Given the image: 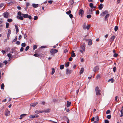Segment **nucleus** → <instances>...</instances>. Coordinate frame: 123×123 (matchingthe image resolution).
Here are the masks:
<instances>
[{
	"instance_id": "obj_29",
	"label": "nucleus",
	"mask_w": 123,
	"mask_h": 123,
	"mask_svg": "<svg viewBox=\"0 0 123 123\" xmlns=\"http://www.w3.org/2000/svg\"><path fill=\"white\" fill-rule=\"evenodd\" d=\"M120 112L121 113V115L120 116V117H122L123 116V110L122 109L120 111Z\"/></svg>"
},
{
	"instance_id": "obj_22",
	"label": "nucleus",
	"mask_w": 123,
	"mask_h": 123,
	"mask_svg": "<svg viewBox=\"0 0 123 123\" xmlns=\"http://www.w3.org/2000/svg\"><path fill=\"white\" fill-rule=\"evenodd\" d=\"M35 112L37 114H38L39 113H43V112L42 111H38L36 110L35 111Z\"/></svg>"
},
{
	"instance_id": "obj_11",
	"label": "nucleus",
	"mask_w": 123,
	"mask_h": 123,
	"mask_svg": "<svg viewBox=\"0 0 123 123\" xmlns=\"http://www.w3.org/2000/svg\"><path fill=\"white\" fill-rule=\"evenodd\" d=\"M104 6V5L102 4H100L98 8L99 10H100L102 9Z\"/></svg>"
},
{
	"instance_id": "obj_44",
	"label": "nucleus",
	"mask_w": 123,
	"mask_h": 123,
	"mask_svg": "<svg viewBox=\"0 0 123 123\" xmlns=\"http://www.w3.org/2000/svg\"><path fill=\"white\" fill-rule=\"evenodd\" d=\"M3 66V63L0 62V68H2Z\"/></svg>"
},
{
	"instance_id": "obj_16",
	"label": "nucleus",
	"mask_w": 123,
	"mask_h": 123,
	"mask_svg": "<svg viewBox=\"0 0 123 123\" xmlns=\"http://www.w3.org/2000/svg\"><path fill=\"white\" fill-rule=\"evenodd\" d=\"M32 6L34 8H36L38 6V5L37 4H32Z\"/></svg>"
},
{
	"instance_id": "obj_56",
	"label": "nucleus",
	"mask_w": 123,
	"mask_h": 123,
	"mask_svg": "<svg viewBox=\"0 0 123 123\" xmlns=\"http://www.w3.org/2000/svg\"><path fill=\"white\" fill-rule=\"evenodd\" d=\"M105 123H109V121L107 120H105Z\"/></svg>"
},
{
	"instance_id": "obj_31",
	"label": "nucleus",
	"mask_w": 123,
	"mask_h": 123,
	"mask_svg": "<svg viewBox=\"0 0 123 123\" xmlns=\"http://www.w3.org/2000/svg\"><path fill=\"white\" fill-rule=\"evenodd\" d=\"M110 15L109 14H107L105 16V18L106 20L107 19V18L109 17Z\"/></svg>"
},
{
	"instance_id": "obj_7",
	"label": "nucleus",
	"mask_w": 123,
	"mask_h": 123,
	"mask_svg": "<svg viewBox=\"0 0 123 123\" xmlns=\"http://www.w3.org/2000/svg\"><path fill=\"white\" fill-rule=\"evenodd\" d=\"M84 13V11L82 9H80L79 12V15H80V16L82 17V16Z\"/></svg>"
},
{
	"instance_id": "obj_8",
	"label": "nucleus",
	"mask_w": 123,
	"mask_h": 123,
	"mask_svg": "<svg viewBox=\"0 0 123 123\" xmlns=\"http://www.w3.org/2000/svg\"><path fill=\"white\" fill-rule=\"evenodd\" d=\"M99 69V67L96 66L94 67L93 68V71L94 72L97 71Z\"/></svg>"
},
{
	"instance_id": "obj_21",
	"label": "nucleus",
	"mask_w": 123,
	"mask_h": 123,
	"mask_svg": "<svg viewBox=\"0 0 123 123\" xmlns=\"http://www.w3.org/2000/svg\"><path fill=\"white\" fill-rule=\"evenodd\" d=\"M88 43L89 45H91L92 44V40L91 39L89 40L88 42Z\"/></svg>"
},
{
	"instance_id": "obj_57",
	"label": "nucleus",
	"mask_w": 123,
	"mask_h": 123,
	"mask_svg": "<svg viewBox=\"0 0 123 123\" xmlns=\"http://www.w3.org/2000/svg\"><path fill=\"white\" fill-rule=\"evenodd\" d=\"M38 18V17L37 16H35L34 17V20H37Z\"/></svg>"
},
{
	"instance_id": "obj_13",
	"label": "nucleus",
	"mask_w": 123,
	"mask_h": 123,
	"mask_svg": "<svg viewBox=\"0 0 123 123\" xmlns=\"http://www.w3.org/2000/svg\"><path fill=\"white\" fill-rule=\"evenodd\" d=\"M27 115V114H23L20 116V117L19 119H22L25 116H26Z\"/></svg>"
},
{
	"instance_id": "obj_14",
	"label": "nucleus",
	"mask_w": 123,
	"mask_h": 123,
	"mask_svg": "<svg viewBox=\"0 0 123 123\" xmlns=\"http://www.w3.org/2000/svg\"><path fill=\"white\" fill-rule=\"evenodd\" d=\"M71 70H69L67 68L66 71V73L67 74H69L71 73Z\"/></svg>"
},
{
	"instance_id": "obj_46",
	"label": "nucleus",
	"mask_w": 123,
	"mask_h": 123,
	"mask_svg": "<svg viewBox=\"0 0 123 123\" xmlns=\"http://www.w3.org/2000/svg\"><path fill=\"white\" fill-rule=\"evenodd\" d=\"M100 75L99 74H98L96 77L97 79H99L100 78Z\"/></svg>"
},
{
	"instance_id": "obj_52",
	"label": "nucleus",
	"mask_w": 123,
	"mask_h": 123,
	"mask_svg": "<svg viewBox=\"0 0 123 123\" xmlns=\"http://www.w3.org/2000/svg\"><path fill=\"white\" fill-rule=\"evenodd\" d=\"M117 56H118V54L117 53H115L114 54V55H113L114 56V57H117Z\"/></svg>"
},
{
	"instance_id": "obj_50",
	"label": "nucleus",
	"mask_w": 123,
	"mask_h": 123,
	"mask_svg": "<svg viewBox=\"0 0 123 123\" xmlns=\"http://www.w3.org/2000/svg\"><path fill=\"white\" fill-rule=\"evenodd\" d=\"M69 17L71 19L72 18H73V15L71 14H69Z\"/></svg>"
},
{
	"instance_id": "obj_43",
	"label": "nucleus",
	"mask_w": 123,
	"mask_h": 123,
	"mask_svg": "<svg viewBox=\"0 0 123 123\" xmlns=\"http://www.w3.org/2000/svg\"><path fill=\"white\" fill-rule=\"evenodd\" d=\"M26 44L25 43H22L21 46L23 47H25V46Z\"/></svg>"
},
{
	"instance_id": "obj_5",
	"label": "nucleus",
	"mask_w": 123,
	"mask_h": 123,
	"mask_svg": "<svg viewBox=\"0 0 123 123\" xmlns=\"http://www.w3.org/2000/svg\"><path fill=\"white\" fill-rule=\"evenodd\" d=\"M90 27V25H86L85 24H84V25L83 26V29L84 30H86L87 29L88 30L89 29Z\"/></svg>"
},
{
	"instance_id": "obj_41",
	"label": "nucleus",
	"mask_w": 123,
	"mask_h": 123,
	"mask_svg": "<svg viewBox=\"0 0 123 123\" xmlns=\"http://www.w3.org/2000/svg\"><path fill=\"white\" fill-rule=\"evenodd\" d=\"M71 56L72 57H74L76 56L75 54V53H72L71 54Z\"/></svg>"
},
{
	"instance_id": "obj_4",
	"label": "nucleus",
	"mask_w": 123,
	"mask_h": 123,
	"mask_svg": "<svg viewBox=\"0 0 123 123\" xmlns=\"http://www.w3.org/2000/svg\"><path fill=\"white\" fill-rule=\"evenodd\" d=\"M9 14L8 12H6L3 13V16L4 18H7L8 17Z\"/></svg>"
},
{
	"instance_id": "obj_25",
	"label": "nucleus",
	"mask_w": 123,
	"mask_h": 123,
	"mask_svg": "<svg viewBox=\"0 0 123 123\" xmlns=\"http://www.w3.org/2000/svg\"><path fill=\"white\" fill-rule=\"evenodd\" d=\"M15 27L16 30V33L17 34V33H18V32L19 30L18 29V26H17L16 25H15Z\"/></svg>"
},
{
	"instance_id": "obj_23",
	"label": "nucleus",
	"mask_w": 123,
	"mask_h": 123,
	"mask_svg": "<svg viewBox=\"0 0 123 123\" xmlns=\"http://www.w3.org/2000/svg\"><path fill=\"white\" fill-rule=\"evenodd\" d=\"M17 18L21 20H22L23 19V16H17Z\"/></svg>"
},
{
	"instance_id": "obj_3",
	"label": "nucleus",
	"mask_w": 123,
	"mask_h": 123,
	"mask_svg": "<svg viewBox=\"0 0 123 123\" xmlns=\"http://www.w3.org/2000/svg\"><path fill=\"white\" fill-rule=\"evenodd\" d=\"M22 15L23 16V17L25 18H28L30 19H31V16H29L27 14H22Z\"/></svg>"
},
{
	"instance_id": "obj_39",
	"label": "nucleus",
	"mask_w": 123,
	"mask_h": 123,
	"mask_svg": "<svg viewBox=\"0 0 123 123\" xmlns=\"http://www.w3.org/2000/svg\"><path fill=\"white\" fill-rule=\"evenodd\" d=\"M9 24L8 23H6V28H9Z\"/></svg>"
},
{
	"instance_id": "obj_27",
	"label": "nucleus",
	"mask_w": 123,
	"mask_h": 123,
	"mask_svg": "<svg viewBox=\"0 0 123 123\" xmlns=\"http://www.w3.org/2000/svg\"><path fill=\"white\" fill-rule=\"evenodd\" d=\"M11 31L9 29L7 33L8 37H9L10 35L11 34Z\"/></svg>"
},
{
	"instance_id": "obj_18",
	"label": "nucleus",
	"mask_w": 123,
	"mask_h": 123,
	"mask_svg": "<svg viewBox=\"0 0 123 123\" xmlns=\"http://www.w3.org/2000/svg\"><path fill=\"white\" fill-rule=\"evenodd\" d=\"M50 110V109H47L42 111H43V112H49Z\"/></svg>"
},
{
	"instance_id": "obj_38",
	"label": "nucleus",
	"mask_w": 123,
	"mask_h": 123,
	"mask_svg": "<svg viewBox=\"0 0 123 123\" xmlns=\"http://www.w3.org/2000/svg\"><path fill=\"white\" fill-rule=\"evenodd\" d=\"M69 62H68L65 64V66L66 67H68L69 66Z\"/></svg>"
},
{
	"instance_id": "obj_40",
	"label": "nucleus",
	"mask_w": 123,
	"mask_h": 123,
	"mask_svg": "<svg viewBox=\"0 0 123 123\" xmlns=\"http://www.w3.org/2000/svg\"><path fill=\"white\" fill-rule=\"evenodd\" d=\"M14 3V2H13L11 1L8 3V4L9 5H11L13 4Z\"/></svg>"
},
{
	"instance_id": "obj_36",
	"label": "nucleus",
	"mask_w": 123,
	"mask_h": 123,
	"mask_svg": "<svg viewBox=\"0 0 123 123\" xmlns=\"http://www.w3.org/2000/svg\"><path fill=\"white\" fill-rule=\"evenodd\" d=\"M66 13L67 14L69 15V14H71V11L70 10H69L68 11L66 12Z\"/></svg>"
},
{
	"instance_id": "obj_59",
	"label": "nucleus",
	"mask_w": 123,
	"mask_h": 123,
	"mask_svg": "<svg viewBox=\"0 0 123 123\" xmlns=\"http://www.w3.org/2000/svg\"><path fill=\"white\" fill-rule=\"evenodd\" d=\"M23 50H24V48H23V47H21L20 49V51H21V52L22 51H23Z\"/></svg>"
},
{
	"instance_id": "obj_34",
	"label": "nucleus",
	"mask_w": 123,
	"mask_h": 123,
	"mask_svg": "<svg viewBox=\"0 0 123 123\" xmlns=\"http://www.w3.org/2000/svg\"><path fill=\"white\" fill-rule=\"evenodd\" d=\"M1 88L2 89H4V84L3 83H2L1 85Z\"/></svg>"
},
{
	"instance_id": "obj_33",
	"label": "nucleus",
	"mask_w": 123,
	"mask_h": 123,
	"mask_svg": "<svg viewBox=\"0 0 123 123\" xmlns=\"http://www.w3.org/2000/svg\"><path fill=\"white\" fill-rule=\"evenodd\" d=\"M115 38V36H113L111 37V41H113Z\"/></svg>"
},
{
	"instance_id": "obj_45",
	"label": "nucleus",
	"mask_w": 123,
	"mask_h": 123,
	"mask_svg": "<svg viewBox=\"0 0 123 123\" xmlns=\"http://www.w3.org/2000/svg\"><path fill=\"white\" fill-rule=\"evenodd\" d=\"M7 21L8 22H12V20L11 19L8 18L7 19Z\"/></svg>"
},
{
	"instance_id": "obj_17",
	"label": "nucleus",
	"mask_w": 123,
	"mask_h": 123,
	"mask_svg": "<svg viewBox=\"0 0 123 123\" xmlns=\"http://www.w3.org/2000/svg\"><path fill=\"white\" fill-rule=\"evenodd\" d=\"M7 56H8V57L9 58V60H11L12 59V55L10 53H9L7 54Z\"/></svg>"
},
{
	"instance_id": "obj_55",
	"label": "nucleus",
	"mask_w": 123,
	"mask_h": 123,
	"mask_svg": "<svg viewBox=\"0 0 123 123\" xmlns=\"http://www.w3.org/2000/svg\"><path fill=\"white\" fill-rule=\"evenodd\" d=\"M3 63L6 65L7 63L8 62L7 61L5 60L3 62Z\"/></svg>"
},
{
	"instance_id": "obj_9",
	"label": "nucleus",
	"mask_w": 123,
	"mask_h": 123,
	"mask_svg": "<svg viewBox=\"0 0 123 123\" xmlns=\"http://www.w3.org/2000/svg\"><path fill=\"white\" fill-rule=\"evenodd\" d=\"M38 104V103L37 102H36L33 103H32L30 104V105L31 106L34 107L36 105Z\"/></svg>"
},
{
	"instance_id": "obj_6",
	"label": "nucleus",
	"mask_w": 123,
	"mask_h": 123,
	"mask_svg": "<svg viewBox=\"0 0 123 123\" xmlns=\"http://www.w3.org/2000/svg\"><path fill=\"white\" fill-rule=\"evenodd\" d=\"M5 115L6 116L10 115V112L9 111L8 109H6L5 111Z\"/></svg>"
},
{
	"instance_id": "obj_24",
	"label": "nucleus",
	"mask_w": 123,
	"mask_h": 123,
	"mask_svg": "<svg viewBox=\"0 0 123 123\" xmlns=\"http://www.w3.org/2000/svg\"><path fill=\"white\" fill-rule=\"evenodd\" d=\"M55 70L54 68H52V72L51 73V74L53 75L54 74L55 72Z\"/></svg>"
},
{
	"instance_id": "obj_51",
	"label": "nucleus",
	"mask_w": 123,
	"mask_h": 123,
	"mask_svg": "<svg viewBox=\"0 0 123 123\" xmlns=\"http://www.w3.org/2000/svg\"><path fill=\"white\" fill-rule=\"evenodd\" d=\"M116 67H114L113 68V71L114 72H116Z\"/></svg>"
},
{
	"instance_id": "obj_28",
	"label": "nucleus",
	"mask_w": 123,
	"mask_h": 123,
	"mask_svg": "<svg viewBox=\"0 0 123 123\" xmlns=\"http://www.w3.org/2000/svg\"><path fill=\"white\" fill-rule=\"evenodd\" d=\"M89 6L90 7L92 8H94L95 7H94L93 6V3H91L89 4Z\"/></svg>"
},
{
	"instance_id": "obj_15",
	"label": "nucleus",
	"mask_w": 123,
	"mask_h": 123,
	"mask_svg": "<svg viewBox=\"0 0 123 123\" xmlns=\"http://www.w3.org/2000/svg\"><path fill=\"white\" fill-rule=\"evenodd\" d=\"M108 13V11H105L104 12L102 13V14H100L101 16H102L104 15L105 14H107Z\"/></svg>"
},
{
	"instance_id": "obj_49",
	"label": "nucleus",
	"mask_w": 123,
	"mask_h": 123,
	"mask_svg": "<svg viewBox=\"0 0 123 123\" xmlns=\"http://www.w3.org/2000/svg\"><path fill=\"white\" fill-rule=\"evenodd\" d=\"M110 112V110H107L106 112V114H109Z\"/></svg>"
},
{
	"instance_id": "obj_54",
	"label": "nucleus",
	"mask_w": 123,
	"mask_h": 123,
	"mask_svg": "<svg viewBox=\"0 0 123 123\" xmlns=\"http://www.w3.org/2000/svg\"><path fill=\"white\" fill-rule=\"evenodd\" d=\"M18 15L21 16L22 15L21 13L20 12H18Z\"/></svg>"
},
{
	"instance_id": "obj_10",
	"label": "nucleus",
	"mask_w": 123,
	"mask_h": 123,
	"mask_svg": "<svg viewBox=\"0 0 123 123\" xmlns=\"http://www.w3.org/2000/svg\"><path fill=\"white\" fill-rule=\"evenodd\" d=\"M85 43H83L82 44L81 46V48L82 49H83L84 50H85Z\"/></svg>"
},
{
	"instance_id": "obj_53",
	"label": "nucleus",
	"mask_w": 123,
	"mask_h": 123,
	"mask_svg": "<svg viewBox=\"0 0 123 123\" xmlns=\"http://www.w3.org/2000/svg\"><path fill=\"white\" fill-rule=\"evenodd\" d=\"M30 5V3L29 2H27L26 3V7H27Z\"/></svg>"
},
{
	"instance_id": "obj_32",
	"label": "nucleus",
	"mask_w": 123,
	"mask_h": 123,
	"mask_svg": "<svg viewBox=\"0 0 123 123\" xmlns=\"http://www.w3.org/2000/svg\"><path fill=\"white\" fill-rule=\"evenodd\" d=\"M37 45H33V50H34L36 49L37 48Z\"/></svg>"
},
{
	"instance_id": "obj_63",
	"label": "nucleus",
	"mask_w": 123,
	"mask_h": 123,
	"mask_svg": "<svg viewBox=\"0 0 123 123\" xmlns=\"http://www.w3.org/2000/svg\"><path fill=\"white\" fill-rule=\"evenodd\" d=\"M16 43L18 45H19L20 44V43L19 41H17L16 42Z\"/></svg>"
},
{
	"instance_id": "obj_35",
	"label": "nucleus",
	"mask_w": 123,
	"mask_h": 123,
	"mask_svg": "<svg viewBox=\"0 0 123 123\" xmlns=\"http://www.w3.org/2000/svg\"><path fill=\"white\" fill-rule=\"evenodd\" d=\"M118 27L117 26H115L114 28V30L115 31H117L118 30Z\"/></svg>"
},
{
	"instance_id": "obj_19",
	"label": "nucleus",
	"mask_w": 123,
	"mask_h": 123,
	"mask_svg": "<svg viewBox=\"0 0 123 123\" xmlns=\"http://www.w3.org/2000/svg\"><path fill=\"white\" fill-rule=\"evenodd\" d=\"M108 81L109 82L111 81V83H113L114 81V80L113 78H111V79L108 80Z\"/></svg>"
},
{
	"instance_id": "obj_64",
	"label": "nucleus",
	"mask_w": 123,
	"mask_h": 123,
	"mask_svg": "<svg viewBox=\"0 0 123 123\" xmlns=\"http://www.w3.org/2000/svg\"><path fill=\"white\" fill-rule=\"evenodd\" d=\"M72 58L71 57H70L69 58L68 60L69 61H71L72 60Z\"/></svg>"
},
{
	"instance_id": "obj_20",
	"label": "nucleus",
	"mask_w": 123,
	"mask_h": 123,
	"mask_svg": "<svg viewBox=\"0 0 123 123\" xmlns=\"http://www.w3.org/2000/svg\"><path fill=\"white\" fill-rule=\"evenodd\" d=\"M84 71V69L83 68H82L80 70V74H82L83 73Z\"/></svg>"
},
{
	"instance_id": "obj_12",
	"label": "nucleus",
	"mask_w": 123,
	"mask_h": 123,
	"mask_svg": "<svg viewBox=\"0 0 123 123\" xmlns=\"http://www.w3.org/2000/svg\"><path fill=\"white\" fill-rule=\"evenodd\" d=\"M39 116L37 114H35L33 115H30L29 117L30 118H34L35 117H38Z\"/></svg>"
},
{
	"instance_id": "obj_26",
	"label": "nucleus",
	"mask_w": 123,
	"mask_h": 123,
	"mask_svg": "<svg viewBox=\"0 0 123 123\" xmlns=\"http://www.w3.org/2000/svg\"><path fill=\"white\" fill-rule=\"evenodd\" d=\"M71 102L69 101H67V107H69L70 106Z\"/></svg>"
},
{
	"instance_id": "obj_60",
	"label": "nucleus",
	"mask_w": 123,
	"mask_h": 123,
	"mask_svg": "<svg viewBox=\"0 0 123 123\" xmlns=\"http://www.w3.org/2000/svg\"><path fill=\"white\" fill-rule=\"evenodd\" d=\"M85 50H84L83 49H82V50H80V52H81L82 53H83L85 51Z\"/></svg>"
},
{
	"instance_id": "obj_58",
	"label": "nucleus",
	"mask_w": 123,
	"mask_h": 123,
	"mask_svg": "<svg viewBox=\"0 0 123 123\" xmlns=\"http://www.w3.org/2000/svg\"><path fill=\"white\" fill-rule=\"evenodd\" d=\"M17 40V36H16L15 39H14V40H13V42H14L15 41H16Z\"/></svg>"
},
{
	"instance_id": "obj_1",
	"label": "nucleus",
	"mask_w": 123,
	"mask_h": 123,
	"mask_svg": "<svg viewBox=\"0 0 123 123\" xmlns=\"http://www.w3.org/2000/svg\"><path fill=\"white\" fill-rule=\"evenodd\" d=\"M50 52L52 55L54 56V54L57 53L58 52V50L55 49H51Z\"/></svg>"
},
{
	"instance_id": "obj_30",
	"label": "nucleus",
	"mask_w": 123,
	"mask_h": 123,
	"mask_svg": "<svg viewBox=\"0 0 123 123\" xmlns=\"http://www.w3.org/2000/svg\"><path fill=\"white\" fill-rule=\"evenodd\" d=\"M60 68L61 69H62L64 68V66L63 65H60Z\"/></svg>"
},
{
	"instance_id": "obj_48",
	"label": "nucleus",
	"mask_w": 123,
	"mask_h": 123,
	"mask_svg": "<svg viewBox=\"0 0 123 123\" xmlns=\"http://www.w3.org/2000/svg\"><path fill=\"white\" fill-rule=\"evenodd\" d=\"M29 48V46H27L25 50L26 51H27L28 50Z\"/></svg>"
},
{
	"instance_id": "obj_42",
	"label": "nucleus",
	"mask_w": 123,
	"mask_h": 123,
	"mask_svg": "<svg viewBox=\"0 0 123 123\" xmlns=\"http://www.w3.org/2000/svg\"><path fill=\"white\" fill-rule=\"evenodd\" d=\"M95 119L97 121H98L99 120V119L98 117V116H96Z\"/></svg>"
},
{
	"instance_id": "obj_37",
	"label": "nucleus",
	"mask_w": 123,
	"mask_h": 123,
	"mask_svg": "<svg viewBox=\"0 0 123 123\" xmlns=\"http://www.w3.org/2000/svg\"><path fill=\"white\" fill-rule=\"evenodd\" d=\"M106 117L107 118L110 119L111 117V115H108Z\"/></svg>"
},
{
	"instance_id": "obj_47",
	"label": "nucleus",
	"mask_w": 123,
	"mask_h": 123,
	"mask_svg": "<svg viewBox=\"0 0 123 123\" xmlns=\"http://www.w3.org/2000/svg\"><path fill=\"white\" fill-rule=\"evenodd\" d=\"M86 17L88 18H89L91 17V15L90 14H89L87 15Z\"/></svg>"
},
{
	"instance_id": "obj_62",
	"label": "nucleus",
	"mask_w": 123,
	"mask_h": 123,
	"mask_svg": "<svg viewBox=\"0 0 123 123\" xmlns=\"http://www.w3.org/2000/svg\"><path fill=\"white\" fill-rule=\"evenodd\" d=\"M95 118L94 117H93L91 119V120L92 122L94 121V120Z\"/></svg>"
},
{
	"instance_id": "obj_2",
	"label": "nucleus",
	"mask_w": 123,
	"mask_h": 123,
	"mask_svg": "<svg viewBox=\"0 0 123 123\" xmlns=\"http://www.w3.org/2000/svg\"><path fill=\"white\" fill-rule=\"evenodd\" d=\"M95 91L96 92V95H101L100 93V91L98 89V86L96 87L95 88Z\"/></svg>"
},
{
	"instance_id": "obj_61",
	"label": "nucleus",
	"mask_w": 123,
	"mask_h": 123,
	"mask_svg": "<svg viewBox=\"0 0 123 123\" xmlns=\"http://www.w3.org/2000/svg\"><path fill=\"white\" fill-rule=\"evenodd\" d=\"M53 1L51 0H50L48 1V3H49L51 4L52 3Z\"/></svg>"
}]
</instances>
